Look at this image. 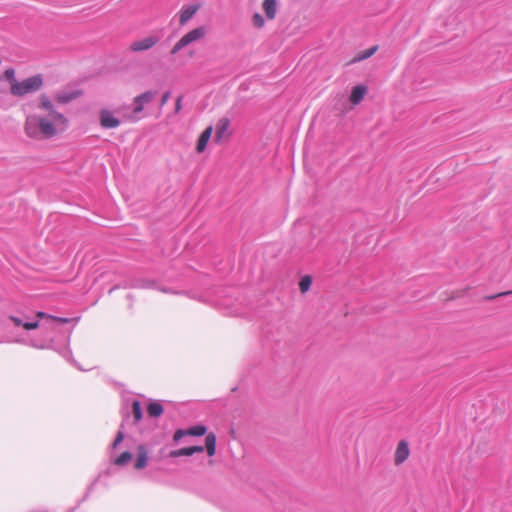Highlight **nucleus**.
Segmentation results:
<instances>
[{
  "instance_id": "nucleus-18",
  "label": "nucleus",
  "mask_w": 512,
  "mask_h": 512,
  "mask_svg": "<svg viewBox=\"0 0 512 512\" xmlns=\"http://www.w3.org/2000/svg\"><path fill=\"white\" fill-rule=\"evenodd\" d=\"M197 10H198V6H195V5H191V6L182 8V10L180 12V19H179L180 24H182V25L186 24L194 16V14L197 12Z\"/></svg>"
},
{
  "instance_id": "nucleus-32",
  "label": "nucleus",
  "mask_w": 512,
  "mask_h": 512,
  "mask_svg": "<svg viewBox=\"0 0 512 512\" xmlns=\"http://www.w3.org/2000/svg\"><path fill=\"white\" fill-rule=\"evenodd\" d=\"M9 320L14 321V320H21V319L18 317H15V316H10Z\"/></svg>"
},
{
  "instance_id": "nucleus-21",
  "label": "nucleus",
  "mask_w": 512,
  "mask_h": 512,
  "mask_svg": "<svg viewBox=\"0 0 512 512\" xmlns=\"http://www.w3.org/2000/svg\"><path fill=\"white\" fill-rule=\"evenodd\" d=\"M378 49V46H373L369 49H366L364 51L359 52L351 61L350 63H357L360 61H363L365 59H368L371 57Z\"/></svg>"
},
{
  "instance_id": "nucleus-24",
  "label": "nucleus",
  "mask_w": 512,
  "mask_h": 512,
  "mask_svg": "<svg viewBox=\"0 0 512 512\" xmlns=\"http://www.w3.org/2000/svg\"><path fill=\"white\" fill-rule=\"evenodd\" d=\"M99 477H97L96 479L93 480V482L87 487V490H86V493L84 495V497L79 501L78 505L76 507H73L71 508L68 512H75L76 508L83 502L85 501L89 496L90 494L93 492L94 490V487L98 481Z\"/></svg>"
},
{
  "instance_id": "nucleus-7",
  "label": "nucleus",
  "mask_w": 512,
  "mask_h": 512,
  "mask_svg": "<svg viewBox=\"0 0 512 512\" xmlns=\"http://www.w3.org/2000/svg\"><path fill=\"white\" fill-rule=\"evenodd\" d=\"M159 42V37L157 36H148L140 40L133 41L130 46L129 50L131 52H142L147 51L154 47Z\"/></svg>"
},
{
  "instance_id": "nucleus-9",
  "label": "nucleus",
  "mask_w": 512,
  "mask_h": 512,
  "mask_svg": "<svg viewBox=\"0 0 512 512\" xmlns=\"http://www.w3.org/2000/svg\"><path fill=\"white\" fill-rule=\"evenodd\" d=\"M100 125L105 129H113L120 125V120L114 117L108 109H102L99 113Z\"/></svg>"
},
{
  "instance_id": "nucleus-15",
  "label": "nucleus",
  "mask_w": 512,
  "mask_h": 512,
  "mask_svg": "<svg viewBox=\"0 0 512 512\" xmlns=\"http://www.w3.org/2000/svg\"><path fill=\"white\" fill-rule=\"evenodd\" d=\"M230 121L228 118H221L216 125L215 141L220 142L221 139L226 135L229 128Z\"/></svg>"
},
{
  "instance_id": "nucleus-10",
  "label": "nucleus",
  "mask_w": 512,
  "mask_h": 512,
  "mask_svg": "<svg viewBox=\"0 0 512 512\" xmlns=\"http://www.w3.org/2000/svg\"><path fill=\"white\" fill-rule=\"evenodd\" d=\"M82 95L81 90L60 91L55 94V100L60 104H67Z\"/></svg>"
},
{
  "instance_id": "nucleus-22",
  "label": "nucleus",
  "mask_w": 512,
  "mask_h": 512,
  "mask_svg": "<svg viewBox=\"0 0 512 512\" xmlns=\"http://www.w3.org/2000/svg\"><path fill=\"white\" fill-rule=\"evenodd\" d=\"M132 414L134 417V423H139L143 418L141 403L138 400L132 401Z\"/></svg>"
},
{
  "instance_id": "nucleus-17",
  "label": "nucleus",
  "mask_w": 512,
  "mask_h": 512,
  "mask_svg": "<svg viewBox=\"0 0 512 512\" xmlns=\"http://www.w3.org/2000/svg\"><path fill=\"white\" fill-rule=\"evenodd\" d=\"M262 8L265 12L267 19L272 20L275 18L277 13V1L276 0H264Z\"/></svg>"
},
{
  "instance_id": "nucleus-14",
  "label": "nucleus",
  "mask_w": 512,
  "mask_h": 512,
  "mask_svg": "<svg viewBox=\"0 0 512 512\" xmlns=\"http://www.w3.org/2000/svg\"><path fill=\"white\" fill-rule=\"evenodd\" d=\"M367 93V87L365 85H357L353 87L350 101L353 105H358L365 97Z\"/></svg>"
},
{
  "instance_id": "nucleus-27",
  "label": "nucleus",
  "mask_w": 512,
  "mask_h": 512,
  "mask_svg": "<svg viewBox=\"0 0 512 512\" xmlns=\"http://www.w3.org/2000/svg\"><path fill=\"white\" fill-rule=\"evenodd\" d=\"M5 77L9 81L10 86L12 87L15 82H18L15 78V71L12 68H9L5 71Z\"/></svg>"
},
{
  "instance_id": "nucleus-3",
  "label": "nucleus",
  "mask_w": 512,
  "mask_h": 512,
  "mask_svg": "<svg viewBox=\"0 0 512 512\" xmlns=\"http://www.w3.org/2000/svg\"><path fill=\"white\" fill-rule=\"evenodd\" d=\"M206 449L209 456L215 455L216 452V436L214 433H209L205 437V446H191L183 447L177 450H172L168 453V457L177 458L181 456H192L195 453H202Z\"/></svg>"
},
{
  "instance_id": "nucleus-26",
  "label": "nucleus",
  "mask_w": 512,
  "mask_h": 512,
  "mask_svg": "<svg viewBox=\"0 0 512 512\" xmlns=\"http://www.w3.org/2000/svg\"><path fill=\"white\" fill-rule=\"evenodd\" d=\"M135 287H138V288H152V287H155V282L153 280H149V279H141V280H139L137 282Z\"/></svg>"
},
{
  "instance_id": "nucleus-33",
  "label": "nucleus",
  "mask_w": 512,
  "mask_h": 512,
  "mask_svg": "<svg viewBox=\"0 0 512 512\" xmlns=\"http://www.w3.org/2000/svg\"><path fill=\"white\" fill-rule=\"evenodd\" d=\"M161 291L164 292V293H172V290H170V289H164L163 288V289H161Z\"/></svg>"
},
{
  "instance_id": "nucleus-23",
  "label": "nucleus",
  "mask_w": 512,
  "mask_h": 512,
  "mask_svg": "<svg viewBox=\"0 0 512 512\" xmlns=\"http://www.w3.org/2000/svg\"><path fill=\"white\" fill-rule=\"evenodd\" d=\"M312 284V277L310 275H305L301 278L299 282V289L301 293H306Z\"/></svg>"
},
{
  "instance_id": "nucleus-13",
  "label": "nucleus",
  "mask_w": 512,
  "mask_h": 512,
  "mask_svg": "<svg viewBox=\"0 0 512 512\" xmlns=\"http://www.w3.org/2000/svg\"><path fill=\"white\" fill-rule=\"evenodd\" d=\"M24 318H25V320H33L34 318H39V319L46 318V320H53V321H56V320H69V318L49 315V314H46V313H44L42 311L31 312L30 314H25ZM70 320H79V318L78 317H74V318H70Z\"/></svg>"
},
{
  "instance_id": "nucleus-11",
  "label": "nucleus",
  "mask_w": 512,
  "mask_h": 512,
  "mask_svg": "<svg viewBox=\"0 0 512 512\" xmlns=\"http://www.w3.org/2000/svg\"><path fill=\"white\" fill-rule=\"evenodd\" d=\"M409 447L405 440H401L395 451L394 461L397 465L402 464L409 457Z\"/></svg>"
},
{
  "instance_id": "nucleus-29",
  "label": "nucleus",
  "mask_w": 512,
  "mask_h": 512,
  "mask_svg": "<svg viewBox=\"0 0 512 512\" xmlns=\"http://www.w3.org/2000/svg\"><path fill=\"white\" fill-rule=\"evenodd\" d=\"M510 294H512V290L511 291L502 292V293H498V294H495V295L485 296L484 300L491 301V300H494V299H496L498 297H502V296H506V295H510Z\"/></svg>"
},
{
  "instance_id": "nucleus-4",
  "label": "nucleus",
  "mask_w": 512,
  "mask_h": 512,
  "mask_svg": "<svg viewBox=\"0 0 512 512\" xmlns=\"http://www.w3.org/2000/svg\"><path fill=\"white\" fill-rule=\"evenodd\" d=\"M43 85V77L41 74L31 76L18 81L10 87V92L16 97H24L27 94L35 93L41 89Z\"/></svg>"
},
{
  "instance_id": "nucleus-1",
  "label": "nucleus",
  "mask_w": 512,
  "mask_h": 512,
  "mask_svg": "<svg viewBox=\"0 0 512 512\" xmlns=\"http://www.w3.org/2000/svg\"><path fill=\"white\" fill-rule=\"evenodd\" d=\"M4 327L3 341L29 345L36 349H52L62 355L79 370L68 349L70 335L62 327L65 322H0Z\"/></svg>"
},
{
  "instance_id": "nucleus-19",
  "label": "nucleus",
  "mask_w": 512,
  "mask_h": 512,
  "mask_svg": "<svg viewBox=\"0 0 512 512\" xmlns=\"http://www.w3.org/2000/svg\"><path fill=\"white\" fill-rule=\"evenodd\" d=\"M163 411V406L159 401H152L147 406L148 415L152 418L160 417Z\"/></svg>"
},
{
  "instance_id": "nucleus-20",
  "label": "nucleus",
  "mask_w": 512,
  "mask_h": 512,
  "mask_svg": "<svg viewBox=\"0 0 512 512\" xmlns=\"http://www.w3.org/2000/svg\"><path fill=\"white\" fill-rule=\"evenodd\" d=\"M133 459V454L129 451H125L121 453L118 457L112 460L113 464L116 466L123 467L127 465Z\"/></svg>"
},
{
  "instance_id": "nucleus-30",
  "label": "nucleus",
  "mask_w": 512,
  "mask_h": 512,
  "mask_svg": "<svg viewBox=\"0 0 512 512\" xmlns=\"http://www.w3.org/2000/svg\"><path fill=\"white\" fill-rule=\"evenodd\" d=\"M171 93L169 91L163 93L161 97V106H164L170 98Z\"/></svg>"
},
{
  "instance_id": "nucleus-2",
  "label": "nucleus",
  "mask_w": 512,
  "mask_h": 512,
  "mask_svg": "<svg viewBox=\"0 0 512 512\" xmlns=\"http://www.w3.org/2000/svg\"><path fill=\"white\" fill-rule=\"evenodd\" d=\"M38 109L47 112V114H32L26 117L24 132L29 138L50 139L67 129L69 120L56 110L46 94L39 96Z\"/></svg>"
},
{
  "instance_id": "nucleus-16",
  "label": "nucleus",
  "mask_w": 512,
  "mask_h": 512,
  "mask_svg": "<svg viewBox=\"0 0 512 512\" xmlns=\"http://www.w3.org/2000/svg\"><path fill=\"white\" fill-rule=\"evenodd\" d=\"M212 130V126H209L201 133L196 145V151L198 153H201L205 150L207 143L211 137Z\"/></svg>"
},
{
  "instance_id": "nucleus-25",
  "label": "nucleus",
  "mask_w": 512,
  "mask_h": 512,
  "mask_svg": "<svg viewBox=\"0 0 512 512\" xmlns=\"http://www.w3.org/2000/svg\"><path fill=\"white\" fill-rule=\"evenodd\" d=\"M252 22H253V25L256 27V28H262L265 24V21H264V18L262 17L261 14L259 13H255L252 17Z\"/></svg>"
},
{
  "instance_id": "nucleus-5",
  "label": "nucleus",
  "mask_w": 512,
  "mask_h": 512,
  "mask_svg": "<svg viewBox=\"0 0 512 512\" xmlns=\"http://www.w3.org/2000/svg\"><path fill=\"white\" fill-rule=\"evenodd\" d=\"M206 32L207 30L204 26H200L189 31L184 36H182L180 40L173 46L171 49V54L175 55L189 44L203 38L206 35Z\"/></svg>"
},
{
  "instance_id": "nucleus-12",
  "label": "nucleus",
  "mask_w": 512,
  "mask_h": 512,
  "mask_svg": "<svg viewBox=\"0 0 512 512\" xmlns=\"http://www.w3.org/2000/svg\"><path fill=\"white\" fill-rule=\"evenodd\" d=\"M148 462V450L145 445H139L137 447V458L134 463V467L137 470L144 469Z\"/></svg>"
},
{
  "instance_id": "nucleus-31",
  "label": "nucleus",
  "mask_w": 512,
  "mask_h": 512,
  "mask_svg": "<svg viewBox=\"0 0 512 512\" xmlns=\"http://www.w3.org/2000/svg\"><path fill=\"white\" fill-rule=\"evenodd\" d=\"M182 96H179L177 99H176V103H175V113H179V111L181 110V107H182Z\"/></svg>"
},
{
  "instance_id": "nucleus-6",
  "label": "nucleus",
  "mask_w": 512,
  "mask_h": 512,
  "mask_svg": "<svg viewBox=\"0 0 512 512\" xmlns=\"http://www.w3.org/2000/svg\"><path fill=\"white\" fill-rule=\"evenodd\" d=\"M207 431V428L204 425H195L189 427L187 429H178L175 431L173 435V441L178 443L185 436H203Z\"/></svg>"
},
{
  "instance_id": "nucleus-28",
  "label": "nucleus",
  "mask_w": 512,
  "mask_h": 512,
  "mask_svg": "<svg viewBox=\"0 0 512 512\" xmlns=\"http://www.w3.org/2000/svg\"><path fill=\"white\" fill-rule=\"evenodd\" d=\"M124 439V432L122 430H119L113 443H112V448L115 449L117 448V446L123 441Z\"/></svg>"
},
{
  "instance_id": "nucleus-8",
  "label": "nucleus",
  "mask_w": 512,
  "mask_h": 512,
  "mask_svg": "<svg viewBox=\"0 0 512 512\" xmlns=\"http://www.w3.org/2000/svg\"><path fill=\"white\" fill-rule=\"evenodd\" d=\"M156 96V92L152 90L145 91L144 93L136 96L133 99V113L139 114L143 111L146 104L151 103Z\"/></svg>"
}]
</instances>
